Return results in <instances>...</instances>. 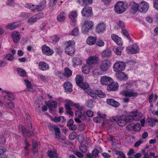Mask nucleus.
<instances>
[{
	"mask_svg": "<svg viewBox=\"0 0 158 158\" xmlns=\"http://www.w3.org/2000/svg\"><path fill=\"white\" fill-rule=\"evenodd\" d=\"M89 86L88 83L84 82L80 83V87L85 91L89 88Z\"/></svg>",
	"mask_w": 158,
	"mask_h": 158,
	"instance_id": "obj_43",
	"label": "nucleus"
},
{
	"mask_svg": "<svg viewBox=\"0 0 158 158\" xmlns=\"http://www.w3.org/2000/svg\"><path fill=\"white\" fill-rule=\"evenodd\" d=\"M57 0H50L49 3L50 8H52L56 3Z\"/></svg>",
	"mask_w": 158,
	"mask_h": 158,
	"instance_id": "obj_55",
	"label": "nucleus"
},
{
	"mask_svg": "<svg viewBox=\"0 0 158 158\" xmlns=\"http://www.w3.org/2000/svg\"><path fill=\"white\" fill-rule=\"evenodd\" d=\"M141 129V127L140 123H136L135 124L133 127V130L135 131H138Z\"/></svg>",
	"mask_w": 158,
	"mask_h": 158,
	"instance_id": "obj_53",
	"label": "nucleus"
},
{
	"mask_svg": "<svg viewBox=\"0 0 158 158\" xmlns=\"http://www.w3.org/2000/svg\"><path fill=\"white\" fill-rule=\"evenodd\" d=\"M52 120L56 123H58L61 122L63 123L65 121L66 119L63 116H60L59 117H55Z\"/></svg>",
	"mask_w": 158,
	"mask_h": 158,
	"instance_id": "obj_37",
	"label": "nucleus"
},
{
	"mask_svg": "<svg viewBox=\"0 0 158 158\" xmlns=\"http://www.w3.org/2000/svg\"><path fill=\"white\" fill-rule=\"evenodd\" d=\"M55 135L56 138L59 139L60 138V129L57 127H55L54 128Z\"/></svg>",
	"mask_w": 158,
	"mask_h": 158,
	"instance_id": "obj_40",
	"label": "nucleus"
},
{
	"mask_svg": "<svg viewBox=\"0 0 158 158\" xmlns=\"http://www.w3.org/2000/svg\"><path fill=\"white\" fill-rule=\"evenodd\" d=\"M101 70L96 69L93 71V76L95 78H98L99 76L102 74Z\"/></svg>",
	"mask_w": 158,
	"mask_h": 158,
	"instance_id": "obj_35",
	"label": "nucleus"
},
{
	"mask_svg": "<svg viewBox=\"0 0 158 158\" xmlns=\"http://www.w3.org/2000/svg\"><path fill=\"white\" fill-rule=\"evenodd\" d=\"M17 71L18 74L21 77H25L26 76V72L23 69L18 68L17 69Z\"/></svg>",
	"mask_w": 158,
	"mask_h": 158,
	"instance_id": "obj_39",
	"label": "nucleus"
},
{
	"mask_svg": "<svg viewBox=\"0 0 158 158\" xmlns=\"http://www.w3.org/2000/svg\"><path fill=\"white\" fill-rule=\"evenodd\" d=\"M66 17V15L64 12L60 13L57 16V20L60 22H63L64 21Z\"/></svg>",
	"mask_w": 158,
	"mask_h": 158,
	"instance_id": "obj_33",
	"label": "nucleus"
},
{
	"mask_svg": "<svg viewBox=\"0 0 158 158\" xmlns=\"http://www.w3.org/2000/svg\"><path fill=\"white\" fill-rule=\"evenodd\" d=\"M75 45L74 41H69L68 42V45L66 46L65 51V53L69 55L73 54L75 51V49L73 47Z\"/></svg>",
	"mask_w": 158,
	"mask_h": 158,
	"instance_id": "obj_2",
	"label": "nucleus"
},
{
	"mask_svg": "<svg viewBox=\"0 0 158 158\" xmlns=\"http://www.w3.org/2000/svg\"><path fill=\"white\" fill-rule=\"evenodd\" d=\"M99 61V58L97 56H90L86 60V62L91 67H94Z\"/></svg>",
	"mask_w": 158,
	"mask_h": 158,
	"instance_id": "obj_6",
	"label": "nucleus"
},
{
	"mask_svg": "<svg viewBox=\"0 0 158 158\" xmlns=\"http://www.w3.org/2000/svg\"><path fill=\"white\" fill-rule=\"evenodd\" d=\"M25 143L26 144V145L24 148L25 155L26 156H27L29 154V151L28 150V148L30 146V144L26 140L25 141Z\"/></svg>",
	"mask_w": 158,
	"mask_h": 158,
	"instance_id": "obj_45",
	"label": "nucleus"
},
{
	"mask_svg": "<svg viewBox=\"0 0 158 158\" xmlns=\"http://www.w3.org/2000/svg\"><path fill=\"white\" fill-rule=\"evenodd\" d=\"M102 55L104 57H110L111 55V51L109 49H106L102 52Z\"/></svg>",
	"mask_w": 158,
	"mask_h": 158,
	"instance_id": "obj_38",
	"label": "nucleus"
},
{
	"mask_svg": "<svg viewBox=\"0 0 158 158\" xmlns=\"http://www.w3.org/2000/svg\"><path fill=\"white\" fill-rule=\"evenodd\" d=\"M42 50L43 54L47 56L52 55L54 53L52 50L45 45L42 46Z\"/></svg>",
	"mask_w": 158,
	"mask_h": 158,
	"instance_id": "obj_15",
	"label": "nucleus"
},
{
	"mask_svg": "<svg viewBox=\"0 0 158 158\" xmlns=\"http://www.w3.org/2000/svg\"><path fill=\"white\" fill-rule=\"evenodd\" d=\"M86 93L94 99L97 98L96 96V90H93L89 88L85 91Z\"/></svg>",
	"mask_w": 158,
	"mask_h": 158,
	"instance_id": "obj_27",
	"label": "nucleus"
},
{
	"mask_svg": "<svg viewBox=\"0 0 158 158\" xmlns=\"http://www.w3.org/2000/svg\"><path fill=\"white\" fill-rule=\"evenodd\" d=\"M80 150L83 152H86L87 151L86 146L85 145H83L80 147Z\"/></svg>",
	"mask_w": 158,
	"mask_h": 158,
	"instance_id": "obj_62",
	"label": "nucleus"
},
{
	"mask_svg": "<svg viewBox=\"0 0 158 158\" xmlns=\"http://www.w3.org/2000/svg\"><path fill=\"white\" fill-rule=\"evenodd\" d=\"M19 24L20 23L18 22H14L8 24L6 26V27L10 30H13L18 26Z\"/></svg>",
	"mask_w": 158,
	"mask_h": 158,
	"instance_id": "obj_31",
	"label": "nucleus"
},
{
	"mask_svg": "<svg viewBox=\"0 0 158 158\" xmlns=\"http://www.w3.org/2000/svg\"><path fill=\"white\" fill-rule=\"evenodd\" d=\"M107 86V89L109 91H115L117 90L118 88L119 85L117 82H113L110 83Z\"/></svg>",
	"mask_w": 158,
	"mask_h": 158,
	"instance_id": "obj_17",
	"label": "nucleus"
},
{
	"mask_svg": "<svg viewBox=\"0 0 158 158\" xmlns=\"http://www.w3.org/2000/svg\"><path fill=\"white\" fill-rule=\"evenodd\" d=\"M81 13L83 17H91L92 14V8L89 6L85 7L81 11Z\"/></svg>",
	"mask_w": 158,
	"mask_h": 158,
	"instance_id": "obj_8",
	"label": "nucleus"
},
{
	"mask_svg": "<svg viewBox=\"0 0 158 158\" xmlns=\"http://www.w3.org/2000/svg\"><path fill=\"white\" fill-rule=\"evenodd\" d=\"M112 40L119 46H122L123 43L122 42L121 38L115 34H112L111 35Z\"/></svg>",
	"mask_w": 158,
	"mask_h": 158,
	"instance_id": "obj_24",
	"label": "nucleus"
},
{
	"mask_svg": "<svg viewBox=\"0 0 158 158\" xmlns=\"http://www.w3.org/2000/svg\"><path fill=\"white\" fill-rule=\"evenodd\" d=\"M44 14L43 13H39L29 19L27 22L29 24H32L36 22L37 20L42 18Z\"/></svg>",
	"mask_w": 158,
	"mask_h": 158,
	"instance_id": "obj_10",
	"label": "nucleus"
},
{
	"mask_svg": "<svg viewBox=\"0 0 158 158\" xmlns=\"http://www.w3.org/2000/svg\"><path fill=\"white\" fill-rule=\"evenodd\" d=\"M94 22L90 20L85 21L81 25V32L84 34H87L93 28Z\"/></svg>",
	"mask_w": 158,
	"mask_h": 158,
	"instance_id": "obj_1",
	"label": "nucleus"
},
{
	"mask_svg": "<svg viewBox=\"0 0 158 158\" xmlns=\"http://www.w3.org/2000/svg\"><path fill=\"white\" fill-rule=\"evenodd\" d=\"M96 38L92 36H89L88 37L86 42L87 44L92 45L95 44L96 40Z\"/></svg>",
	"mask_w": 158,
	"mask_h": 158,
	"instance_id": "obj_30",
	"label": "nucleus"
},
{
	"mask_svg": "<svg viewBox=\"0 0 158 158\" xmlns=\"http://www.w3.org/2000/svg\"><path fill=\"white\" fill-rule=\"evenodd\" d=\"M104 44L105 43L104 41L101 40H99L96 42V45L99 47L103 46Z\"/></svg>",
	"mask_w": 158,
	"mask_h": 158,
	"instance_id": "obj_59",
	"label": "nucleus"
},
{
	"mask_svg": "<svg viewBox=\"0 0 158 158\" xmlns=\"http://www.w3.org/2000/svg\"><path fill=\"white\" fill-rule=\"evenodd\" d=\"M64 75L67 77L71 76L72 72L70 69L68 68H66L64 69Z\"/></svg>",
	"mask_w": 158,
	"mask_h": 158,
	"instance_id": "obj_41",
	"label": "nucleus"
},
{
	"mask_svg": "<svg viewBox=\"0 0 158 158\" xmlns=\"http://www.w3.org/2000/svg\"><path fill=\"white\" fill-rule=\"evenodd\" d=\"M77 135V134L76 132H73L69 135V139L72 140L76 138Z\"/></svg>",
	"mask_w": 158,
	"mask_h": 158,
	"instance_id": "obj_54",
	"label": "nucleus"
},
{
	"mask_svg": "<svg viewBox=\"0 0 158 158\" xmlns=\"http://www.w3.org/2000/svg\"><path fill=\"white\" fill-rule=\"evenodd\" d=\"M38 79L41 80L44 82H46L48 81V77L41 74H39L38 75Z\"/></svg>",
	"mask_w": 158,
	"mask_h": 158,
	"instance_id": "obj_42",
	"label": "nucleus"
},
{
	"mask_svg": "<svg viewBox=\"0 0 158 158\" xmlns=\"http://www.w3.org/2000/svg\"><path fill=\"white\" fill-rule=\"evenodd\" d=\"M25 6L29 9L32 11L35 12L36 11V5H34L31 3H27L25 5Z\"/></svg>",
	"mask_w": 158,
	"mask_h": 158,
	"instance_id": "obj_34",
	"label": "nucleus"
},
{
	"mask_svg": "<svg viewBox=\"0 0 158 158\" xmlns=\"http://www.w3.org/2000/svg\"><path fill=\"white\" fill-rule=\"evenodd\" d=\"M124 119L125 122H127V123H129L133 121L134 119L132 113L131 114V115L127 116L125 117Z\"/></svg>",
	"mask_w": 158,
	"mask_h": 158,
	"instance_id": "obj_48",
	"label": "nucleus"
},
{
	"mask_svg": "<svg viewBox=\"0 0 158 158\" xmlns=\"http://www.w3.org/2000/svg\"><path fill=\"white\" fill-rule=\"evenodd\" d=\"M119 48H113V50L116 55H120L121 54V52L119 50Z\"/></svg>",
	"mask_w": 158,
	"mask_h": 158,
	"instance_id": "obj_63",
	"label": "nucleus"
},
{
	"mask_svg": "<svg viewBox=\"0 0 158 158\" xmlns=\"http://www.w3.org/2000/svg\"><path fill=\"white\" fill-rule=\"evenodd\" d=\"M29 129L27 130L25 128H23L22 125H19V129L21 131L24 136H30L33 134V132L31 131L32 125L31 124L29 123L28 124Z\"/></svg>",
	"mask_w": 158,
	"mask_h": 158,
	"instance_id": "obj_5",
	"label": "nucleus"
},
{
	"mask_svg": "<svg viewBox=\"0 0 158 158\" xmlns=\"http://www.w3.org/2000/svg\"><path fill=\"white\" fill-rule=\"evenodd\" d=\"M121 94L125 97H136L137 96V93L133 89L124 90L121 92Z\"/></svg>",
	"mask_w": 158,
	"mask_h": 158,
	"instance_id": "obj_12",
	"label": "nucleus"
},
{
	"mask_svg": "<svg viewBox=\"0 0 158 158\" xmlns=\"http://www.w3.org/2000/svg\"><path fill=\"white\" fill-rule=\"evenodd\" d=\"M77 15L78 14L77 12L75 11H74L71 12L69 16L72 22L74 23L76 22V19L77 17Z\"/></svg>",
	"mask_w": 158,
	"mask_h": 158,
	"instance_id": "obj_32",
	"label": "nucleus"
},
{
	"mask_svg": "<svg viewBox=\"0 0 158 158\" xmlns=\"http://www.w3.org/2000/svg\"><path fill=\"white\" fill-rule=\"evenodd\" d=\"M125 68V64L123 62L118 61L114 64V70L115 72L123 70Z\"/></svg>",
	"mask_w": 158,
	"mask_h": 158,
	"instance_id": "obj_7",
	"label": "nucleus"
},
{
	"mask_svg": "<svg viewBox=\"0 0 158 158\" xmlns=\"http://www.w3.org/2000/svg\"><path fill=\"white\" fill-rule=\"evenodd\" d=\"M113 81V80L111 78L105 76L101 77L100 83L102 85H108Z\"/></svg>",
	"mask_w": 158,
	"mask_h": 158,
	"instance_id": "obj_16",
	"label": "nucleus"
},
{
	"mask_svg": "<svg viewBox=\"0 0 158 158\" xmlns=\"http://www.w3.org/2000/svg\"><path fill=\"white\" fill-rule=\"evenodd\" d=\"M115 76L117 78L120 80H127L128 78L127 75L120 71L117 72L115 74Z\"/></svg>",
	"mask_w": 158,
	"mask_h": 158,
	"instance_id": "obj_22",
	"label": "nucleus"
},
{
	"mask_svg": "<svg viewBox=\"0 0 158 158\" xmlns=\"http://www.w3.org/2000/svg\"><path fill=\"white\" fill-rule=\"evenodd\" d=\"M65 91L67 93L71 92L72 91V85L69 81H65L63 85Z\"/></svg>",
	"mask_w": 158,
	"mask_h": 158,
	"instance_id": "obj_21",
	"label": "nucleus"
},
{
	"mask_svg": "<svg viewBox=\"0 0 158 158\" xmlns=\"http://www.w3.org/2000/svg\"><path fill=\"white\" fill-rule=\"evenodd\" d=\"M38 68L42 71H46L49 68L48 64L43 61H40L39 64Z\"/></svg>",
	"mask_w": 158,
	"mask_h": 158,
	"instance_id": "obj_25",
	"label": "nucleus"
},
{
	"mask_svg": "<svg viewBox=\"0 0 158 158\" xmlns=\"http://www.w3.org/2000/svg\"><path fill=\"white\" fill-rule=\"evenodd\" d=\"M149 6L147 2L143 1L139 3V10L140 11L146 12L148 10Z\"/></svg>",
	"mask_w": 158,
	"mask_h": 158,
	"instance_id": "obj_14",
	"label": "nucleus"
},
{
	"mask_svg": "<svg viewBox=\"0 0 158 158\" xmlns=\"http://www.w3.org/2000/svg\"><path fill=\"white\" fill-rule=\"evenodd\" d=\"M24 81L25 83V85H26L27 87L28 88L31 89L32 87L31 82L27 80H24Z\"/></svg>",
	"mask_w": 158,
	"mask_h": 158,
	"instance_id": "obj_61",
	"label": "nucleus"
},
{
	"mask_svg": "<svg viewBox=\"0 0 158 158\" xmlns=\"http://www.w3.org/2000/svg\"><path fill=\"white\" fill-rule=\"evenodd\" d=\"M32 150L33 152L34 153L38 151L37 143L35 140L32 141Z\"/></svg>",
	"mask_w": 158,
	"mask_h": 158,
	"instance_id": "obj_44",
	"label": "nucleus"
},
{
	"mask_svg": "<svg viewBox=\"0 0 158 158\" xmlns=\"http://www.w3.org/2000/svg\"><path fill=\"white\" fill-rule=\"evenodd\" d=\"M126 10L125 6L123 2L119 1L117 2L115 5L114 10L118 14H122Z\"/></svg>",
	"mask_w": 158,
	"mask_h": 158,
	"instance_id": "obj_4",
	"label": "nucleus"
},
{
	"mask_svg": "<svg viewBox=\"0 0 158 158\" xmlns=\"http://www.w3.org/2000/svg\"><path fill=\"white\" fill-rule=\"evenodd\" d=\"M11 37L15 43H18L20 39V35L17 31H13L11 34Z\"/></svg>",
	"mask_w": 158,
	"mask_h": 158,
	"instance_id": "obj_19",
	"label": "nucleus"
},
{
	"mask_svg": "<svg viewBox=\"0 0 158 158\" xmlns=\"http://www.w3.org/2000/svg\"><path fill=\"white\" fill-rule=\"evenodd\" d=\"M94 101L91 100L90 99L88 101L86 102V104L87 106L89 108H92L94 106V105L93 104Z\"/></svg>",
	"mask_w": 158,
	"mask_h": 158,
	"instance_id": "obj_51",
	"label": "nucleus"
},
{
	"mask_svg": "<svg viewBox=\"0 0 158 158\" xmlns=\"http://www.w3.org/2000/svg\"><path fill=\"white\" fill-rule=\"evenodd\" d=\"M51 112H52V109L57 107V102L54 101H50L47 104Z\"/></svg>",
	"mask_w": 158,
	"mask_h": 158,
	"instance_id": "obj_29",
	"label": "nucleus"
},
{
	"mask_svg": "<svg viewBox=\"0 0 158 158\" xmlns=\"http://www.w3.org/2000/svg\"><path fill=\"white\" fill-rule=\"evenodd\" d=\"M6 142V139L3 134L0 135V144H4Z\"/></svg>",
	"mask_w": 158,
	"mask_h": 158,
	"instance_id": "obj_57",
	"label": "nucleus"
},
{
	"mask_svg": "<svg viewBox=\"0 0 158 158\" xmlns=\"http://www.w3.org/2000/svg\"><path fill=\"white\" fill-rule=\"evenodd\" d=\"M134 120L138 121L141 119L142 118V113L138 111H135L132 113Z\"/></svg>",
	"mask_w": 158,
	"mask_h": 158,
	"instance_id": "obj_26",
	"label": "nucleus"
},
{
	"mask_svg": "<svg viewBox=\"0 0 158 158\" xmlns=\"http://www.w3.org/2000/svg\"><path fill=\"white\" fill-rule=\"evenodd\" d=\"M131 8L132 10L135 11H137L139 9V4L137 3L133 2L131 3Z\"/></svg>",
	"mask_w": 158,
	"mask_h": 158,
	"instance_id": "obj_46",
	"label": "nucleus"
},
{
	"mask_svg": "<svg viewBox=\"0 0 158 158\" xmlns=\"http://www.w3.org/2000/svg\"><path fill=\"white\" fill-rule=\"evenodd\" d=\"M65 102V106L66 112L71 116L73 115V113L71 110V108L70 107V106H73V103L72 101L69 100H66Z\"/></svg>",
	"mask_w": 158,
	"mask_h": 158,
	"instance_id": "obj_9",
	"label": "nucleus"
},
{
	"mask_svg": "<svg viewBox=\"0 0 158 158\" xmlns=\"http://www.w3.org/2000/svg\"><path fill=\"white\" fill-rule=\"evenodd\" d=\"M117 118V123L119 126L122 127L126 125V123L124 120L122 119H118V118Z\"/></svg>",
	"mask_w": 158,
	"mask_h": 158,
	"instance_id": "obj_47",
	"label": "nucleus"
},
{
	"mask_svg": "<svg viewBox=\"0 0 158 158\" xmlns=\"http://www.w3.org/2000/svg\"><path fill=\"white\" fill-rule=\"evenodd\" d=\"M86 118L85 114V113H82L80 111V119H81L82 120L85 119Z\"/></svg>",
	"mask_w": 158,
	"mask_h": 158,
	"instance_id": "obj_58",
	"label": "nucleus"
},
{
	"mask_svg": "<svg viewBox=\"0 0 158 158\" xmlns=\"http://www.w3.org/2000/svg\"><path fill=\"white\" fill-rule=\"evenodd\" d=\"M79 64L78 58L74 57L73 59V65L74 67L75 68Z\"/></svg>",
	"mask_w": 158,
	"mask_h": 158,
	"instance_id": "obj_50",
	"label": "nucleus"
},
{
	"mask_svg": "<svg viewBox=\"0 0 158 158\" xmlns=\"http://www.w3.org/2000/svg\"><path fill=\"white\" fill-rule=\"evenodd\" d=\"M46 3V0H42L39 5H36V11H40L43 10L45 7Z\"/></svg>",
	"mask_w": 158,
	"mask_h": 158,
	"instance_id": "obj_23",
	"label": "nucleus"
},
{
	"mask_svg": "<svg viewBox=\"0 0 158 158\" xmlns=\"http://www.w3.org/2000/svg\"><path fill=\"white\" fill-rule=\"evenodd\" d=\"M106 102L108 104L114 107H117L119 105V103L118 102L112 99H107Z\"/></svg>",
	"mask_w": 158,
	"mask_h": 158,
	"instance_id": "obj_28",
	"label": "nucleus"
},
{
	"mask_svg": "<svg viewBox=\"0 0 158 158\" xmlns=\"http://www.w3.org/2000/svg\"><path fill=\"white\" fill-rule=\"evenodd\" d=\"M111 66L110 61L105 59L101 61L99 65V68L101 71L105 72L108 70Z\"/></svg>",
	"mask_w": 158,
	"mask_h": 158,
	"instance_id": "obj_3",
	"label": "nucleus"
},
{
	"mask_svg": "<svg viewBox=\"0 0 158 158\" xmlns=\"http://www.w3.org/2000/svg\"><path fill=\"white\" fill-rule=\"evenodd\" d=\"M79 30L78 27L76 28L73 30L70 34L72 35L76 36L78 34Z\"/></svg>",
	"mask_w": 158,
	"mask_h": 158,
	"instance_id": "obj_56",
	"label": "nucleus"
},
{
	"mask_svg": "<svg viewBox=\"0 0 158 158\" xmlns=\"http://www.w3.org/2000/svg\"><path fill=\"white\" fill-rule=\"evenodd\" d=\"M127 51L129 53L135 54L139 51V48L138 45L134 44L131 47H127Z\"/></svg>",
	"mask_w": 158,
	"mask_h": 158,
	"instance_id": "obj_13",
	"label": "nucleus"
},
{
	"mask_svg": "<svg viewBox=\"0 0 158 158\" xmlns=\"http://www.w3.org/2000/svg\"><path fill=\"white\" fill-rule=\"evenodd\" d=\"M47 154L50 158H58V154L55 149H49L47 152Z\"/></svg>",
	"mask_w": 158,
	"mask_h": 158,
	"instance_id": "obj_20",
	"label": "nucleus"
},
{
	"mask_svg": "<svg viewBox=\"0 0 158 158\" xmlns=\"http://www.w3.org/2000/svg\"><path fill=\"white\" fill-rule=\"evenodd\" d=\"M96 96L99 97L103 98L105 97L106 94L101 90H96Z\"/></svg>",
	"mask_w": 158,
	"mask_h": 158,
	"instance_id": "obj_49",
	"label": "nucleus"
},
{
	"mask_svg": "<svg viewBox=\"0 0 158 158\" xmlns=\"http://www.w3.org/2000/svg\"><path fill=\"white\" fill-rule=\"evenodd\" d=\"M6 60H9L12 61L14 58L13 55L11 54H7L6 56Z\"/></svg>",
	"mask_w": 158,
	"mask_h": 158,
	"instance_id": "obj_60",
	"label": "nucleus"
},
{
	"mask_svg": "<svg viewBox=\"0 0 158 158\" xmlns=\"http://www.w3.org/2000/svg\"><path fill=\"white\" fill-rule=\"evenodd\" d=\"M96 31L98 33H103L106 30V24L103 22L98 23L96 27Z\"/></svg>",
	"mask_w": 158,
	"mask_h": 158,
	"instance_id": "obj_11",
	"label": "nucleus"
},
{
	"mask_svg": "<svg viewBox=\"0 0 158 158\" xmlns=\"http://www.w3.org/2000/svg\"><path fill=\"white\" fill-rule=\"evenodd\" d=\"M2 92L6 94L4 96L5 98L10 100H12L15 99V97L12 92L7 90H3Z\"/></svg>",
	"mask_w": 158,
	"mask_h": 158,
	"instance_id": "obj_18",
	"label": "nucleus"
},
{
	"mask_svg": "<svg viewBox=\"0 0 158 158\" xmlns=\"http://www.w3.org/2000/svg\"><path fill=\"white\" fill-rule=\"evenodd\" d=\"M116 154L118 155V158H126L125 154L121 151H117Z\"/></svg>",
	"mask_w": 158,
	"mask_h": 158,
	"instance_id": "obj_52",
	"label": "nucleus"
},
{
	"mask_svg": "<svg viewBox=\"0 0 158 158\" xmlns=\"http://www.w3.org/2000/svg\"><path fill=\"white\" fill-rule=\"evenodd\" d=\"M84 5H88L92 3L93 0H82Z\"/></svg>",
	"mask_w": 158,
	"mask_h": 158,
	"instance_id": "obj_64",
	"label": "nucleus"
},
{
	"mask_svg": "<svg viewBox=\"0 0 158 158\" xmlns=\"http://www.w3.org/2000/svg\"><path fill=\"white\" fill-rule=\"evenodd\" d=\"M88 64L86 65H83L82 67V72L85 74H87L89 73L90 69V67Z\"/></svg>",
	"mask_w": 158,
	"mask_h": 158,
	"instance_id": "obj_36",
	"label": "nucleus"
}]
</instances>
